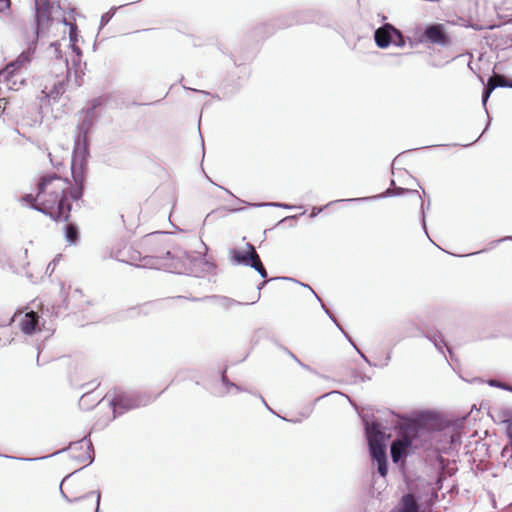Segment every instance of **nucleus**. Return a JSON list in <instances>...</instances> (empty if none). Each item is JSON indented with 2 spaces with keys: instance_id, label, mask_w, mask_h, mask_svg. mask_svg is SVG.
I'll return each instance as SVG.
<instances>
[{
  "instance_id": "f257e3e1",
  "label": "nucleus",
  "mask_w": 512,
  "mask_h": 512,
  "mask_svg": "<svg viewBox=\"0 0 512 512\" xmlns=\"http://www.w3.org/2000/svg\"><path fill=\"white\" fill-rule=\"evenodd\" d=\"M83 194L82 182L73 184L68 178L56 173H47L37 181V194L24 195L21 200L57 222H67L70 218L72 201Z\"/></svg>"
},
{
  "instance_id": "f03ea898",
  "label": "nucleus",
  "mask_w": 512,
  "mask_h": 512,
  "mask_svg": "<svg viewBox=\"0 0 512 512\" xmlns=\"http://www.w3.org/2000/svg\"><path fill=\"white\" fill-rule=\"evenodd\" d=\"M34 49L28 47L27 50L21 52L18 57L7 63L0 70V84L5 85L9 90L18 91L27 82V74L29 66L33 59Z\"/></svg>"
},
{
  "instance_id": "7ed1b4c3",
  "label": "nucleus",
  "mask_w": 512,
  "mask_h": 512,
  "mask_svg": "<svg viewBox=\"0 0 512 512\" xmlns=\"http://www.w3.org/2000/svg\"><path fill=\"white\" fill-rule=\"evenodd\" d=\"M84 73L75 70L73 79L66 65L60 72H51L45 77L43 93L54 100L59 99L68 89H77L83 84Z\"/></svg>"
},
{
  "instance_id": "20e7f679",
  "label": "nucleus",
  "mask_w": 512,
  "mask_h": 512,
  "mask_svg": "<svg viewBox=\"0 0 512 512\" xmlns=\"http://www.w3.org/2000/svg\"><path fill=\"white\" fill-rule=\"evenodd\" d=\"M93 446L90 440L83 438L67 448V458L81 469L90 464L93 460Z\"/></svg>"
},
{
  "instance_id": "39448f33",
  "label": "nucleus",
  "mask_w": 512,
  "mask_h": 512,
  "mask_svg": "<svg viewBox=\"0 0 512 512\" xmlns=\"http://www.w3.org/2000/svg\"><path fill=\"white\" fill-rule=\"evenodd\" d=\"M50 0H35L36 35L48 28L53 20Z\"/></svg>"
},
{
  "instance_id": "423d86ee",
  "label": "nucleus",
  "mask_w": 512,
  "mask_h": 512,
  "mask_svg": "<svg viewBox=\"0 0 512 512\" xmlns=\"http://www.w3.org/2000/svg\"><path fill=\"white\" fill-rule=\"evenodd\" d=\"M421 41H426L439 46H448L452 43L451 37L446 32L443 24L428 25L423 33Z\"/></svg>"
},
{
  "instance_id": "0eeeda50",
  "label": "nucleus",
  "mask_w": 512,
  "mask_h": 512,
  "mask_svg": "<svg viewBox=\"0 0 512 512\" xmlns=\"http://www.w3.org/2000/svg\"><path fill=\"white\" fill-rule=\"evenodd\" d=\"M142 247L145 249L146 252L153 253V255H151L150 257H152V258H159V257H161L153 249V243L150 240H146L142 244ZM123 256H124L123 261H126V262H128V263H130L132 265H136V266L142 265V266H145L146 264H148V262H144V261L149 256L147 255L145 257H142L141 256V252L138 251L137 249H135L132 246L124 248Z\"/></svg>"
},
{
  "instance_id": "6e6552de",
  "label": "nucleus",
  "mask_w": 512,
  "mask_h": 512,
  "mask_svg": "<svg viewBox=\"0 0 512 512\" xmlns=\"http://www.w3.org/2000/svg\"><path fill=\"white\" fill-rule=\"evenodd\" d=\"M393 35L402 41L401 33L391 24H385L375 31V42L378 47L386 48L393 42Z\"/></svg>"
},
{
  "instance_id": "1a4fd4ad",
  "label": "nucleus",
  "mask_w": 512,
  "mask_h": 512,
  "mask_svg": "<svg viewBox=\"0 0 512 512\" xmlns=\"http://www.w3.org/2000/svg\"><path fill=\"white\" fill-rule=\"evenodd\" d=\"M412 445V439L407 433L402 435L401 438L393 441L391 445V457L393 462L397 463L404 455H406L408 448Z\"/></svg>"
},
{
  "instance_id": "9d476101",
  "label": "nucleus",
  "mask_w": 512,
  "mask_h": 512,
  "mask_svg": "<svg viewBox=\"0 0 512 512\" xmlns=\"http://www.w3.org/2000/svg\"><path fill=\"white\" fill-rule=\"evenodd\" d=\"M39 318V315L34 311L25 313L19 321L21 331L28 335L40 331L38 327Z\"/></svg>"
},
{
  "instance_id": "9b49d317",
  "label": "nucleus",
  "mask_w": 512,
  "mask_h": 512,
  "mask_svg": "<svg viewBox=\"0 0 512 512\" xmlns=\"http://www.w3.org/2000/svg\"><path fill=\"white\" fill-rule=\"evenodd\" d=\"M121 217L123 219V223L127 227H134L139 224L140 221V207L136 206L134 209L130 207H125L122 210Z\"/></svg>"
},
{
  "instance_id": "f8f14e48",
  "label": "nucleus",
  "mask_w": 512,
  "mask_h": 512,
  "mask_svg": "<svg viewBox=\"0 0 512 512\" xmlns=\"http://www.w3.org/2000/svg\"><path fill=\"white\" fill-rule=\"evenodd\" d=\"M115 408L133 409L139 406L137 399L128 394H118L112 399Z\"/></svg>"
},
{
  "instance_id": "ddd939ff",
  "label": "nucleus",
  "mask_w": 512,
  "mask_h": 512,
  "mask_svg": "<svg viewBox=\"0 0 512 512\" xmlns=\"http://www.w3.org/2000/svg\"><path fill=\"white\" fill-rule=\"evenodd\" d=\"M366 432L369 445L384 444V433L378 424L367 425Z\"/></svg>"
},
{
  "instance_id": "4468645a",
  "label": "nucleus",
  "mask_w": 512,
  "mask_h": 512,
  "mask_svg": "<svg viewBox=\"0 0 512 512\" xmlns=\"http://www.w3.org/2000/svg\"><path fill=\"white\" fill-rule=\"evenodd\" d=\"M253 250H255L254 246L250 243L246 244V251L242 252L239 250H233L232 255L233 259L241 264L249 265V263L252 261Z\"/></svg>"
},
{
  "instance_id": "2eb2a0df",
  "label": "nucleus",
  "mask_w": 512,
  "mask_h": 512,
  "mask_svg": "<svg viewBox=\"0 0 512 512\" xmlns=\"http://www.w3.org/2000/svg\"><path fill=\"white\" fill-rule=\"evenodd\" d=\"M512 87V83H509L508 80L502 75L495 74L493 75L489 81L485 91L484 99H486L490 92L496 87Z\"/></svg>"
},
{
  "instance_id": "dca6fc26",
  "label": "nucleus",
  "mask_w": 512,
  "mask_h": 512,
  "mask_svg": "<svg viewBox=\"0 0 512 512\" xmlns=\"http://www.w3.org/2000/svg\"><path fill=\"white\" fill-rule=\"evenodd\" d=\"M418 504L415 500L414 495L406 494L401 499V508L393 509L390 512H417Z\"/></svg>"
},
{
  "instance_id": "f3484780",
  "label": "nucleus",
  "mask_w": 512,
  "mask_h": 512,
  "mask_svg": "<svg viewBox=\"0 0 512 512\" xmlns=\"http://www.w3.org/2000/svg\"><path fill=\"white\" fill-rule=\"evenodd\" d=\"M369 448L372 458L375 459L376 461L386 458L384 444L369 445Z\"/></svg>"
},
{
  "instance_id": "a211bd4d",
  "label": "nucleus",
  "mask_w": 512,
  "mask_h": 512,
  "mask_svg": "<svg viewBox=\"0 0 512 512\" xmlns=\"http://www.w3.org/2000/svg\"><path fill=\"white\" fill-rule=\"evenodd\" d=\"M66 237L70 242H75L78 237L77 228L74 225L66 226Z\"/></svg>"
},
{
  "instance_id": "6ab92c4d",
  "label": "nucleus",
  "mask_w": 512,
  "mask_h": 512,
  "mask_svg": "<svg viewBox=\"0 0 512 512\" xmlns=\"http://www.w3.org/2000/svg\"><path fill=\"white\" fill-rule=\"evenodd\" d=\"M253 255L252 256V261L249 263L248 266H251L252 268H254L256 271H259V269H262L264 266L260 260V257L259 255L257 254L256 250H253Z\"/></svg>"
},
{
  "instance_id": "aec40b11",
  "label": "nucleus",
  "mask_w": 512,
  "mask_h": 512,
  "mask_svg": "<svg viewBox=\"0 0 512 512\" xmlns=\"http://www.w3.org/2000/svg\"><path fill=\"white\" fill-rule=\"evenodd\" d=\"M378 463V472L380 473L381 476L385 477L387 475V459H382V460H379L377 461Z\"/></svg>"
},
{
  "instance_id": "412c9836",
  "label": "nucleus",
  "mask_w": 512,
  "mask_h": 512,
  "mask_svg": "<svg viewBox=\"0 0 512 512\" xmlns=\"http://www.w3.org/2000/svg\"><path fill=\"white\" fill-rule=\"evenodd\" d=\"M11 9L10 0H0V13L9 12Z\"/></svg>"
},
{
  "instance_id": "4be33fe9",
  "label": "nucleus",
  "mask_w": 512,
  "mask_h": 512,
  "mask_svg": "<svg viewBox=\"0 0 512 512\" xmlns=\"http://www.w3.org/2000/svg\"><path fill=\"white\" fill-rule=\"evenodd\" d=\"M489 384H490L491 386L501 387V388L506 389V390H512V387H511V386H509V385H505V384H502V383H500V382H498V381H496V380H490V381H489Z\"/></svg>"
},
{
  "instance_id": "5701e85b",
  "label": "nucleus",
  "mask_w": 512,
  "mask_h": 512,
  "mask_svg": "<svg viewBox=\"0 0 512 512\" xmlns=\"http://www.w3.org/2000/svg\"><path fill=\"white\" fill-rule=\"evenodd\" d=\"M259 274L263 277V278H266L267 277V271L265 269V267H263L262 269H259Z\"/></svg>"
},
{
  "instance_id": "b1692460",
  "label": "nucleus",
  "mask_w": 512,
  "mask_h": 512,
  "mask_svg": "<svg viewBox=\"0 0 512 512\" xmlns=\"http://www.w3.org/2000/svg\"><path fill=\"white\" fill-rule=\"evenodd\" d=\"M90 396V393H87V394H84L82 397H81V403H83L88 397Z\"/></svg>"
},
{
  "instance_id": "393cba45",
  "label": "nucleus",
  "mask_w": 512,
  "mask_h": 512,
  "mask_svg": "<svg viewBox=\"0 0 512 512\" xmlns=\"http://www.w3.org/2000/svg\"><path fill=\"white\" fill-rule=\"evenodd\" d=\"M507 435L510 438V443L512 444V432L510 431V428L507 429Z\"/></svg>"
},
{
  "instance_id": "a878e982",
  "label": "nucleus",
  "mask_w": 512,
  "mask_h": 512,
  "mask_svg": "<svg viewBox=\"0 0 512 512\" xmlns=\"http://www.w3.org/2000/svg\"><path fill=\"white\" fill-rule=\"evenodd\" d=\"M222 380L224 383H227V377L225 375L222 376Z\"/></svg>"
},
{
  "instance_id": "bb28decb",
  "label": "nucleus",
  "mask_w": 512,
  "mask_h": 512,
  "mask_svg": "<svg viewBox=\"0 0 512 512\" xmlns=\"http://www.w3.org/2000/svg\"><path fill=\"white\" fill-rule=\"evenodd\" d=\"M266 283H267V281H263V282L261 283V286L265 285Z\"/></svg>"
}]
</instances>
